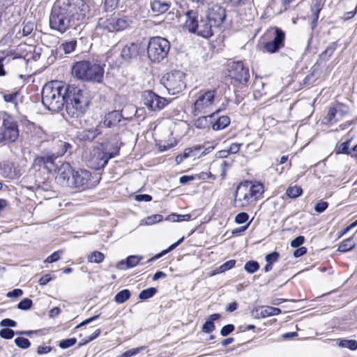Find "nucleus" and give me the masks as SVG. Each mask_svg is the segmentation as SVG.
Returning <instances> with one entry per match:
<instances>
[{
	"label": "nucleus",
	"instance_id": "nucleus-47",
	"mask_svg": "<svg viewBox=\"0 0 357 357\" xmlns=\"http://www.w3.org/2000/svg\"><path fill=\"white\" fill-rule=\"evenodd\" d=\"M33 302L31 299L26 298L22 299L17 305L20 310H27L32 306Z\"/></svg>",
	"mask_w": 357,
	"mask_h": 357
},
{
	"label": "nucleus",
	"instance_id": "nucleus-52",
	"mask_svg": "<svg viewBox=\"0 0 357 357\" xmlns=\"http://www.w3.org/2000/svg\"><path fill=\"white\" fill-rule=\"evenodd\" d=\"M260 146L255 142H252L246 146V153L249 154H254L259 151Z\"/></svg>",
	"mask_w": 357,
	"mask_h": 357
},
{
	"label": "nucleus",
	"instance_id": "nucleus-27",
	"mask_svg": "<svg viewBox=\"0 0 357 357\" xmlns=\"http://www.w3.org/2000/svg\"><path fill=\"white\" fill-rule=\"evenodd\" d=\"M151 9L155 15H160L167 12L170 4L165 0H155L151 3Z\"/></svg>",
	"mask_w": 357,
	"mask_h": 357
},
{
	"label": "nucleus",
	"instance_id": "nucleus-19",
	"mask_svg": "<svg viewBox=\"0 0 357 357\" xmlns=\"http://www.w3.org/2000/svg\"><path fill=\"white\" fill-rule=\"evenodd\" d=\"M74 169L69 163H63L58 169L56 180L63 186L70 187Z\"/></svg>",
	"mask_w": 357,
	"mask_h": 357
},
{
	"label": "nucleus",
	"instance_id": "nucleus-37",
	"mask_svg": "<svg viewBox=\"0 0 357 357\" xmlns=\"http://www.w3.org/2000/svg\"><path fill=\"white\" fill-rule=\"evenodd\" d=\"M130 297V292L128 289H123L118 292L115 297L114 301L117 303H123Z\"/></svg>",
	"mask_w": 357,
	"mask_h": 357
},
{
	"label": "nucleus",
	"instance_id": "nucleus-31",
	"mask_svg": "<svg viewBox=\"0 0 357 357\" xmlns=\"http://www.w3.org/2000/svg\"><path fill=\"white\" fill-rule=\"evenodd\" d=\"M247 186L249 187L250 190H251V194L254 195L256 199L259 197L262 192H264V186L260 183H252L249 181H246Z\"/></svg>",
	"mask_w": 357,
	"mask_h": 357
},
{
	"label": "nucleus",
	"instance_id": "nucleus-39",
	"mask_svg": "<svg viewBox=\"0 0 357 357\" xmlns=\"http://www.w3.org/2000/svg\"><path fill=\"white\" fill-rule=\"evenodd\" d=\"M157 293V289L155 287H150L142 290L139 295V298L141 300H146L153 297Z\"/></svg>",
	"mask_w": 357,
	"mask_h": 357
},
{
	"label": "nucleus",
	"instance_id": "nucleus-7",
	"mask_svg": "<svg viewBox=\"0 0 357 357\" xmlns=\"http://www.w3.org/2000/svg\"><path fill=\"white\" fill-rule=\"evenodd\" d=\"M119 148L117 146L112 147V151L108 146L93 149L90 154L89 160V166L94 169L103 168L110 158H114L119 153Z\"/></svg>",
	"mask_w": 357,
	"mask_h": 357
},
{
	"label": "nucleus",
	"instance_id": "nucleus-8",
	"mask_svg": "<svg viewBox=\"0 0 357 357\" xmlns=\"http://www.w3.org/2000/svg\"><path fill=\"white\" fill-rule=\"evenodd\" d=\"M160 84L169 94H178L186 87L185 74L181 70L171 71L162 77Z\"/></svg>",
	"mask_w": 357,
	"mask_h": 357
},
{
	"label": "nucleus",
	"instance_id": "nucleus-38",
	"mask_svg": "<svg viewBox=\"0 0 357 357\" xmlns=\"http://www.w3.org/2000/svg\"><path fill=\"white\" fill-rule=\"evenodd\" d=\"M303 190L301 187L294 185L290 186L287 188L286 194L290 198L294 199L301 195Z\"/></svg>",
	"mask_w": 357,
	"mask_h": 357
},
{
	"label": "nucleus",
	"instance_id": "nucleus-59",
	"mask_svg": "<svg viewBox=\"0 0 357 357\" xmlns=\"http://www.w3.org/2000/svg\"><path fill=\"white\" fill-rule=\"evenodd\" d=\"M234 330V326L233 324H227L223 326L220 331V335L222 336H227L233 332Z\"/></svg>",
	"mask_w": 357,
	"mask_h": 357
},
{
	"label": "nucleus",
	"instance_id": "nucleus-56",
	"mask_svg": "<svg viewBox=\"0 0 357 357\" xmlns=\"http://www.w3.org/2000/svg\"><path fill=\"white\" fill-rule=\"evenodd\" d=\"M248 218L249 215H248V213L245 212H241L237 214V215L235 218V221L238 224H243L245 223L248 220Z\"/></svg>",
	"mask_w": 357,
	"mask_h": 357
},
{
	"label": "nucleus",
	"instance_id": "nucleus-22",
	"mask_svg": "<svg viewBox=\"0 0 357 357\" xmlns=\"http://www.w3.org/2000/svg\"><path fill=\"white\" fill-rule=\"evenodd\" d=\"M229 102V100L227 99L225 102H223L220 107L217 109L214 112H213L211 114L205 116H201L198 118L195 123V125L198 128H204L208 126V121L210 122L211 124H212V119L215 118L216 114H219L221 111H223L227 107Z\"/></svg>",
	"mask_w": 357,
	"mask_h": 357
},
{
	"label": "nucleus",
	"instance_id": "nucleus-50",
	"mask_svg": "<svg viewBox=\"0 0 357 357\" xmlns=\"http://www.w3.org/2000/svg\"><path fill=\"white\" fill-rule=\"evenodd\" d=\"M162 220V215L160 214H155L151 216H149L145 220V224L148 225H151L155 224L156 222H159Z\"/></svg>",
	"mask_w": 357,
	"mask_h": 357
},
{
	"label": "nucleus",
	"instance_id": "nucleus-35",
	"mask_svg": "<svg viewBox=\"0 0 357 357\" xmlns=\"http://www.w3.org/2000/svg\"><path fill=\"white\" fill-rule=\"evenodd\" d=\"M76 46H77V41L75 40H72L70 41H68V42H65V43H62L60 45L59 49L61 50H63L65 54H70L75 50Z\"/></svg>",
	"mask_w": 357,
	"mask_h": 357
},
{
	"label": "nucleus",
	"instance_id": "nucleus-10",
	"mask_svg": "<svg viewBox=\"0 0 357 357\" xmlns=\"http://www.w3.org/2000/svg\"><path fill=\"white\" fill-rule=\"evenodd\" d=\"M265 37L269 38L268 41L264 43V48L268 53H275L284 45L285 33L278 27L268 29Z\"/></svg>",
	"mask_w": 357,
	"mask_h": 357
},
{
	"label": "nucleus",
	"instance_id": "nucleus-36",
	"mask_svg": "<svg viewBox=\"0 0 357 357\" xmlns=\"http://www.w3.org/2000/svg\"><path fill=\"white\" fill-rule=\"evenodd\" d=\"M13 51H1L0 52V77L5 76L6 72L3 67V61L7 56L13 55Z\"/></svg>",
	"mask_w": 357,
	"mask_h": 357
},
{
	"label": "nucleus",
	"instance_id": "nucleus-58",
	"mask_svg": "<svg viewBox=\"0 0 357 357\" xmlns=\"http://www.w3.org/2000/svg\"><path fill=\"white\" fill-rule=\"evenodd\" d=\"M18 96V92H14L12 93L4 94L3 99L7 102H12L16 104V98Z\"/></svg>",
	"mask_w": 357,
	"mask_h": 357
},
{
	"label": "nucleus",
	"instance_id": "nucleus-64",
	"mask_svg": "<svg viewBox=\"0 0 357 357\" xmlns=\"http://www.w3.org/2000/svg\"><path fill=\"white\" fill-rule=\"evenodd\" d=\"M22 294H23V291L22 289H15L11 291L8 292L6 294V296L8 298H12V297L17 298V297L21 296Z\"/></svg>",
	"mask_w": 357,
	"mask_h": 357
},
{
	"label": "nucleus",
	"instance_id": "nucleus-34",
	"mask_svg": "<svg viewBox=\"0 0 357 357\" xmlns=\"http://www.w3.org/2000/svg\"><path fill=\"white\" fill-rule=\"evenodd\" d=\"M338 345L342 348H348L351 350L357 349V341L355 340H337Z\"/></svg>",
	"mask_w": 357,
	"mask_h": 357
},
{
	"label": "nucleus",
	"instance_id": "nucleus-4",
	"mask_svg": "<svg viewBox=\"0 0 357 357\" xmlns=\"http://www.w3.org/2000/svg\"><path fill=\"white\" fill-rule=\"evenodd\" d=\"M185 16L184 28L190 33L208 38L212 36L217 29L206 17L199 20L197 10H189L186 12Z\"/></svg>",
	"mask_w": 357,
	"mask_h": 357
},
{
	"label": "nucleus",
	"instance_id": "nucleus-44",
	"mask_svg": "<svg viewBox=\"0 0 357 357\" xmlns=\"http://www.w3.org/2000/svg\"><path fill=\"white\" fill-rule=\"evenodd\" d=\"M324 0H313L312 5L311 7L312 13L319 14L320 11L321 10L324 6Z\"/></svg>",
	"mask_w": 357,
	"mask_h": 357
},
{
	"label": "nucleus",
	"instance_id": "nucleus-15",
	"mask_svg": "<svg viewBox=\"0 0 357 357\" xmlns=\"http://www.w3.org/2000/svg\"><path fill=\"white\" fill-rule=\"evenodd\" d=\"M131 20L126 16L121 17H111L102 23V26L108 31H120L130 26Z\"/></svg>",
	"mask_w": 357,
	"mask_h": 357
},
{
	"label": "nucleus",
	"instance_id": "nucleus-18",
	"mask_svg": "<svg viewBox=\"0 0 357 357\" xmlns=\"http://www.w3.org/2000/svg\"><path fill=\"white\" fill-rule=\"evenodd\" d=\"M59 145L63 147L62 150L54 151L52 154L45 156L37 157L35 159V163L39 165H45L49 163L52 164L56 158L63 155L72 147L68 142H61Z\"/></svg>",
	"mask_w": 357,
	"mask_h": 357
},
{
	"label": "nucleus",
	"instance_id": "nucleus-60",
	"mask_svg": "<svg viewBox=\"0 0 357 357\" xmlns=\"http://www.w3.org/2000/svg\"><path fill=\"white\" fill-rule=\"evenodd\" d=\"M305 241V238L303 236H298L291 241V246L293 248L300 247Z\"/></svg>",
	"mask_w": 357,
	"mask_h": 357
},
{
	"label": "nucleus",
	"instance_id": "nucleus-61",
	"mask_svg": "<svg viewBox=\"0 0 357 357\" xmlns=\"http://www.w3.org/2000/svg\"><path fill=\"white\" fill-rule=\"evenodd\" d=\"M116 53V52L114 49H112L110 51H109L107 53V61H108V62L109 63H114V64H116V65H119V64L121 63V62H118L117 61H115L114 59V58H113Z\"/></svg>",
	"mask_w": 357,
	"mask_h": 357
},
{
	"label": "nucleus",
	"instance_id": "nucleus-41",
	"mask_svg": "<svg viewBox=\"0 0 357 357\" xmlns=\"http://www.w3.org/2000/svg\"><path fill=\"white\" fill-rule=\"evenodd\" d=\"M202 146L200 145H195L192 147L185 149L183 153V157H195L201 150Z\"/></svg>",
	"mask_w": 357,
	"mask_h": 357
},
{
	"label": "nucleus",
	"instance_id": "nucleus-45",
	"mask_svg": "<svg viewBox=\"0 0 357 357\" xmlns=\"http://www.w3.org/2000/svg\"><path fill=\"white\" fill-rule=\"evenodd\" d=\"M350 144V141H347L337 146L335 149L336 153L349 154L350 153L349 151Z\"/></svg>",
	"mask_w": 357,
	"mask_h": 357
},
{
	"label": "nucleus",
	"instance_id": "nucleus-11",
	"mask_svg": "<svg viewBox=\"0 0 357 357\" xmlns=\"http://www.w3.org/2000/svg\"><path fill=\"white\" fill-rule=\"evenodd\" d=\"M216 93V89L200 91L194 103L195 115H197L199 113L206 114L211 112V107L215 100Z\"/></svg>",
	"mask_w": 357,
	"mask_h": 357
},
{
	"label": "nucleus",
	"instance_id": "nucleus-20",
	"mask_svg": "<svg viewBox=\"0 0 357 357\" xmlns=\"http://www.w3.org/2000/svg\"><path fill=\"white\" fill-rule=\"evenodd\" d=\"M348 113V107L343 105H339L328 109L326 119H327L328 123L332 124L340 121Z\"/></svg>",
	"mask_w": 357,
	"mask_h": 357
},
{
	"label": "nucleus",
	"instance_id": "nucleus-17",
	"mask_svg": "<svg viewBox=\"0 0 357 357\" xmlns=\"http://www.w3.org/2000/svg\"><path fill=\"white\" fill-rule=\"evenodd\" d=\"M256 199V197L251 194V190L247 186L246 182L240 184L236 189L235 202H241V206H245Z\"/></svg>",
	"mask_w": 357,
	"mask_h": 357
},
{
	"label": "nucleus",
	"instance_id": "nucleus-63",
	"mask_svg": "<svg viewBox=\"0 0 357 357\" xmlns=\"http://www.w3.org/2000/svg\"><path fill=\"white\" fill-rule=\"evenodd\" d=\"M195 179V176L193 175H184L180 177L179 182L181 184L185 185Z\"/></svg>",
	"mask_w": 357,
	"mask_h": 357
},
{
	"label": "nucleus",
	"instance_id": "nucleus-49",
	"mask_svg": "<svg viewBox=\"0 0 357 357\" xmlns=\"http://www.w3.org/2000/svg\"><path fill=\"white\" fill-rule=\"evenodd\" d=\"M76 342V338H68L61 340L59 345L62 349H67L75 345Z\"/></svg>",
	"mask_w": 357,
	"mask_h": 357
},
{
	"label": "nucleus",
	"instance_id": "nucleus-14",
	"mask_svg": "<svg viewBox=\"0 0 357 357\" xmlns=\"http://www.w3.org/2000/svg\"><path fill=\"white\" fill-rule=\"evenodd\" d=\"M229 76L241 84H245L249 80L250 73L242 61L233 62L229 66Z\"/></svg>",
	"mask_w": 357,
	"mask_h": 357
},
{
	"label": "nucleus",
	"instance_id": "nucleus-57",
	"mask_svg": "<svg viewBox=\"0 0 357 357\" xmlns=\"http://www.w3.org/2000/svg\"><path fill=\"white\" fill-rule=\"evenodd\" d=\"M328 204L326 202L320 201L314 206L316 212L321 213L328 208Z\"/></svg>",
	"mask_w": 357,
	"mask_h": 357
},
{
	"label": "nucleus",
	"instance_id": "nucleus-40",
	"mask_svg": "<svg viewBox=\"0 0 357 357\" xmlns=\"http://www.w3.org/2000/svg\"><path fill=\"white\" fill-rule=\"evenodd\" d=\"M259 268V264L257 261H248L244 266V269L248 273H254Z\"/></svg>",
	"mask_w": 357,
	"mask_h": 357
},
{
	"label": "nucleus",
	"instance_id": "nucleus-29",
	"mask_svg": "<svg viewBox=\"0 0 357 357\" xmlns=\"http://www.w3.org/2000/svg\"><path fill=\"white\" fill-rule=\"evenodd\" d=\"M356 245V241L354 237H350L342 241L338 246L337 250L341 252H346L353 250Z\"/></svg>",
	"mask_w": 357,
	"mask_h": 357
},
{
	"label": "nucleus",
	"instance_id": "nucleus-62",
	"mask_svg": "<svg viewBox=\"0 0 357 357\" xmlns=\"http://www.w3.org/2000/svg\"><path fill=\"white\" fill-rule=\"evenodd\" d=\"M0 326L2 327H15L17 323L10 319H4L1 321Z\"/></svg>",
	"mask_w": 357,
	"mask_h": 357
},
{
	"label": "nucleus",
	"instance_id": "nucleus-2",
	"mask_svg": "<svg viewBox=\"0 0 357 357\" xmlns=\"http://www.w3.org/2000/svg\"><path fill=\"white\" fill-rule=\"evenodd\" d=\"M68 87H65L62 82L52 81L46 84L42 90V102L50 111L57 112L65 105Z\"/></svg>",
	"mask_w": 357,
	"mask_h": 357
},
{
	"label": "nucleus",
	"instance_id": "nucleus-23",
	"mask_svg": "<svg viewBox=\"0 0 357 357\" xmlns=\"http://www.w3.org/2000/svg\"><path fill=\"white\" fill-rule=\"evenodd\" d=\"M139 49V45L137 43L127 44L122 48L120 56L123 60L128 61L138 56Z\"/></svg>",
	"mask_w": 357,
	"mask_h": 357
},
{
	"label": "nucleus",
	"instance_id": "nucleus-25",
	"mask_svg": "<svg viewBox=\"0 0 357 357\" xmlns=\"http://www.w3.org/2000/svg\"><path fill=\"white\" fill-rule=\"evenodd\" d=\"M256 317H268L273 315H277L281 313V310L278 307L271 306H263L256 310Z\"/></svg>",
	"mask_w": 357,
	"mask_h": 357
},
{
	"label": "nucleus",
	"instance_id": "nucleus-26",
	"mask_svg": "<svg viewBox=\"0 0 357 357\" xmlns=\"http://www.w3.org/2000/svg\"><path fill=\"white\" fill-rule=\"evenodd\" d=\"M216 114L215 118L212 119V128L214 130H220L225 128L230 123V118L228 116L223 115L218 116Z\"/></svg>",
	"mask_w": 357,
	"mask_h": 357
},
{
	"label": "nucleus",
	"instance_id": "nucleus-13",
	"mask_svg": "<svg viewBox=\"0 0 357 357\" xmlns=\"http://www.w3.org/2000/svg\"><path fill=\"white\" fill-rule=\"evenodd\" d=\"M91 174L89 171L86 169L74 170L70 188L85 190L89 188V181Z\"/></svg>",
	"mask_w": 357,
	"mask_h": 357
},
{
	"label": "nucleus",
	"instance_id": "nucleus-51",
	"mask_svg": "<svg viewBox=\"0 0 357 357\" xmlns=\"http://www.w3.org/2000/svg\"><path fill=\"white\" fill-rule=\"evenodd\" d=\"M279 257L280 254L278 252H273L265 257V260L268 264L273 265V263L279 259Z\"/></svg>",
	"mask_w": 357,
	"mask_h": 357
},
{
	"label": "nucleus",
	"instance_id": "nucleus-12",
	"mask_svg": "<svg viewBox=\"0 0 357 357\" xmlns=\"http://www.w3.org/2000/svg\"><path fill=\"white\" fill-rule=\"evenodd\" d=\"M143 103L149 110L157 111L164 108L168 104V101L152 91H146L143 94Z\"/></svg>",
	"mask_w": 357,
	"mask_h": 357
},
{
	"label": "nucleus",
	"instance_id": "nucleus-24",
	"mask_svg": "<svg viewBox=\"0 0 357 357\" xmlns=\"http://www.w3.org/2000/svg\"><path fill=\"white\" fill-rule=\"evenodd\" d=\"M143 259L142 256L130 255L126 260H121L116 264V268L119 270H126L137 266Z\"/></svg>",
	"mask_w": 357,
	"mask_h": 357
},
{
	"label": "nucleus",
	"instance_id": "nucleus-42",
	"mask_svg": "<svg viewBox=\"0 0 357 357\" xmlns=\"http://www.w3.org/2000/svg\"><path fill=\"white\" fill-rule=\"evenodd\" d=\"M100 132L98 130V129H91L88 130H84L83 133V138L87 140H93L95 139Z\"/></svg>",
	"mask_w": 357,
	"mask_h": 357
},
{
	"label": "nucleus",
	"instance_id": "nucleus-30",
	"mask_svg": "<svg viewBox=\"0 0 357 357\" xmlns=\"http://www.w3.org/2000/svg\"><path fill=\"white\" fill-rule=\"evenodd\" d=\"M338 47L337 42H333L326 47V49L319 54V59L323 61H328L333 55L335 50Z\"/></svg>",
	"mask_w": 357,
	"mask_h": 357
},
{
	"label": "nucleus",
	"instance_id": "nucleus-1",
	"mask_svg": "<svg viewBox=\"0 0 357 357\" xmlns=\"http://www.w3.org/2000/svg\"><path fill=\"white\" fill-rule=\"evenodd\" d=\"M89 6L82 0H56L50 16V26L61 33L84 23Z\"/></svg>",
	"mask_w": 357,
	"mask_h": 357
},
{
	"label": "nucleus",
	"instance_id": "nucleus-53",
	"mask_svg": "<svg viewBox=\"0 0 357 357\" xmlns=\"http://www.w3.org/2000/svg\"><path fill=\"white\" fill-rule=\"evenodd\" d=\"M235 264H236V261L234 259L229 260L220 266V268H219L220 271L225 272L226 271H228V270L232 268L233 267H234Z\"/></svg>",
	"mask_w": 357,
	"mask_h": 357
},
{
	"label": "nucleus",
	"instance_id": "nucleus-6",
	"mask_svg": "<svg viewBox=\"0 0 357 357\" xmlns=\"http://www.w3.org/2000/svg\"><path fill=\"white\" fill-rule=\"evenodd\" d=\"M169 50L170 43L166 38L152 37L147 46L148 58L152 62L159 63L167 57Z\"/></svg>",
	"mask_w": 357,
	"mask_h": 357
},
{
	"label": "nucleus",
	"instance_id": "nucleus-3",
	"mask_svg": "<svg viewBox=\"0 0 357 357\" xmlns=\"http://www.w3.org/2000/svg\"><path fill=\"white\" fill-rule=\"evenodd\" d=\"M104 73L102 65L93 59L77 61L72 67V74L84 81L102 83Z\"/></svg>",
	"mask_w": 357,
	"mask_h": 357
},
{
	"label": "nucleus",
	"instance_id": "nucleus-48",
	"mask_svg": "<svg viewBox=\"0 0 357 357\" xmlns=\"http://www.w3.org/2000/svg\"><path fill=\"white\" fill-rule=\"evenodd\" d=\"M15 333H16L12 329L3 328L0 331V337L6 340H10L14 337Z\"/></svg>",
	"mask_w": 357,
	"mask_h": 357
},
{
	"label": "nucleus",
	"instance_id": "nucleus-54",
	"mask_svg": "<svg viewBox=\"0 0 357 357\" xmlns=\"http://www.w3.org/2000/svg\"><path fill=\"white\" fill-rule=\"evenodd\" d=\"M215 329V325L212 321H206L202 326V331L205 333H210Z\"/></svg>",
	"mask_w": 357,
	"mask_h": 357
},
{
	"label": "nucleus",
	"instance_id": "nucleus-5",
	"mask_svg": "<svg viewBox=\"0 0 357 357\" xmlns=\"http://www.w3.org/2000/svg\"><path fill=\"white\" fill-rule=\"evenodd\" d=\"M65 104L67 114L73 118L82 115L88 107V101L84 97L82 91L73 86H68Z\"/></svg>",
	"mask_w": 357,
	"mask_h": 357
},
{
	"label": "nucleus",
	"instance_id": "nucleus-43",
	"mask_svg": "<svg viewBox=\"0 0 357 357\" xmlns=\"http://www.w3.org/2000/svg\"><path fill=\"white\" fill-rule=\"evenodd\" d=\"M15 343L18 347L23 349H28L31 345V342L27 338L21 337H17L15 340Z\"/></svg>",
	"mask_w": 357,
	"mask_h": 357
},
{
	"label": "nucleus",
	"instance_id": "nucleus-9",
	"mask_svg": "<svg viewBox=\"0 0 357 357\" xmlns=\"http://www.w3.org/2000/svg\"><path fill=\"white\" fill-rule=\"evenodd\" d=\"M2 126L0 132V145L15 142L19 137L17 123L8 113L2 114Z\"/></svg>",
	"mask_w": 357,
	"mask_h": 357
},
{
	"label": "nucleus",
	"instance_id": "nucleus-46",
	"mask_svg": "<svg viewBox=\"0 0 357 357\" xmlns=\"http://www.w3.org/2000/svg\"><path fill=\"white\" fill-rule=\"evenodd\" d=\"M145 349H146V347H144V346L137 347V348H133L128 351H125L121 356H119L117 357H131L132 356L137 354L138 353L144 350Z\"/></svg>",
	"mask_w": 357,
	"mask_h": 357
},
{
	"label": "nucleus",
	"instance_id": "nucleus-32",
	"mask_svg": "<svg viewBox=\"0 0 357 357\" xmlns=\"http://www.w3.org/2000/svg\"><path fill=\"white\" fill-rule=\"evenodd\" d=\"M183 240H184V237H182L178 241H176V243L172 244L167 249L162 250L160 253L156 255L154 257H152V258L149 259L148 260V262L152 261H153L155 259H158V258L162 257L163 255H166L169 252L173 250L178 245H179L183 241Z\"/></svg>",
	"mask_w": 357,
	"mask_h": 357
},
{
	"label": "nucleus",
	"instance_id": "nucleus-55",
	"mask_svg": "<svg viewBox=\"0 0 357 357\" xmlns=\"http://www.w3.org/2000/svg\"><path fill=\"white\" fill-rule=\"evenodd\" d=\"M62 253V251H56L53 252L51 255H50L45 261L47 263H53L58 261L60 258V255Z\"/></svg>",
	"mask_w": 357,
	"mask_h": 357
},
{
	"label": "nucleus",
	"instance_id": "nucleus-28",
	"mask_svg": "<svg viewBox=\"0 0 357 357\" xmlns=\"http://www.w3.org/2000/svg\"><path fill=\"white\" fill-rule=\"evenodd\" d=\"M34 28L35 24L33 22L24 21L22 23V29L17 33L16 37L20 39L22 37L28 36L31 34Z\"/></svg>",
	"mask_w": 357,
	"mask_h": 357
},
{
	"label": "nucleus",
	"instance_id": "nucleus-21",
	"mask_svg": "<svg viewBox=\"0 0 357 357\" xmlns=\"http://www.w3.org/2000/svg\"><path fill=\"white\" fill-rule=\"evenodd\" d=\"M123 110L119 111L114 110L111 112H109L105 116L104 125L107 128H112L116 126L118 123L121 121V119L128 120L130 118L128 116H124Z\"/></svg>",
	"mask_w": 357,
	"mask_h": 357
},
{
	"label": "nucleus",
	"instance_id": "nucleus-33",
	"mask_svg": "<svg viewBox=\"0 0 357 357\" xmlns=\"http://www.w3.org/2000/svg\"><path fill=\"white\" fill-rule=\"evenodd\" d=\"M105 259V255L98 251H94L91 252L87 256L89 262L99 264L102 262Z\"/></svg>",
	"mask_w": 357,
	"mask_h": 357
},
{
	"label": "nucleus",
	"instance_id": "nucleus-16",
	"mask_svg": "<svg viewBox=\"0 0 357 357\" xmlns=\"http://www.w3.org/2000/svg\"><path fill=\"white\" fill-rule=\"evenodd\" d=\"M226 17L225 10L222 6L215 4L208 8L206 18L218 29Z\"/></svg>",
	"mask_w": 357,
	"mask_h": 357
}]
</instances>
